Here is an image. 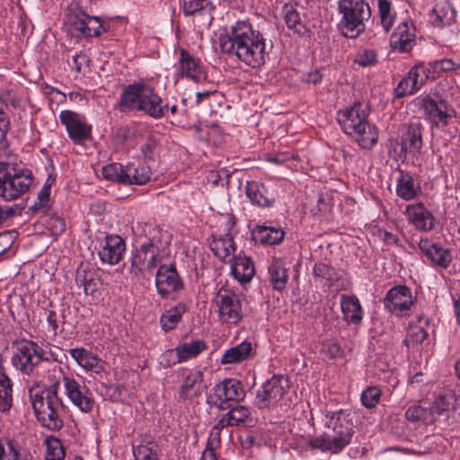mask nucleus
<instances>
[{
	"label": "nucleus",
	"mask_w": 460,
	"mask_h": 460,
	"mask_svg": "<svg viewBox=\"0 0 460 460\" xmlns=\"http://www.w3.org/2000/svg\"><path fill=\"white\" fill-rule=\"evenodd\" d=\"M187 311V306L184 303H178L175 306L166 310L160 317V324L162 329L168 332L176 328L181 322L183 314Z\"/></svg>",
	"instance_id": "nucleus-37"
},
{
	"label": "nucleus",
	"mask_w": 460,
	"mask_h": 460,
	"mask_svg": "<svg viewBox=\"0 0 460 460\" xmlns=\"http://www.w3.org/2000/svg\"><path fill=\"white\" fill-rule=\"evenodd\" d=\"M10 129L9 115L0 107V141L6 139L7 132Z\"/></svg>",
	"instance_id": "nucleus-64"
},
{
	"label": "nucleus",
	"mask_w": 460,
	"mask_h": 460,
	"mask_svg": "<svg viewBox=\"0 0 460 460\" xmlns=\"http://www.w3.org/2000/svg\"><path fill=\"white\" fill-rule=\"evenodd\" d=\"M207 349L208 346L206 342L201 340L185 342L177 346V351L179 352L182 362L197 357Z\"/></svg>",
	"instance_id": "nucleus-44"
},
{
	"label": "nucleus",
	"mask_w": 460,
	"mask_h": 460,
	"mask_svg": "<svg viewBox=\"0 0 460 460\" xmlns=\"http://www.w3.org/2000/svg\"><path fill=\"white\" fill-rule=\"evenodd\" d=\"M265 38L254 30L247 21H238L226 34L219 37V47L223 53L234 55L252 68L265 64L267 51Z\"/></svg>",
	"instance_id": "nucleus-1"
},
{
	"label": "nucleus",
	"mask_w": 460,
	"mask_h": 460,
	"mask_svg": "<svg viewBox=\"0 0 460 460\" xmlns=\"http://www.w3.org/2000/svg\"><path fill=\"white\" fill-rule=\"evenodd\" d=\"M222 227L224 234L222 235L226 237H233L232 232L235 226V217L233 214H226L222 216Z\"/></svg>",
	"instance_id": "nucleus-61"
},
{
	"label": "nucleus",
	"mask_w": 460,
	"mask_h": 460,
	"mask_svg": "<svg viewBox=\"0 0 460 460\" xmlns=\"http://www.w3.org/2000/svg\"><path fill=\"white\" fill-rule=\"evenodd\" d=\"M313 275L315 279L324 281V284L331 288L333 287L341 278L342 271L336 270L332 266L318 262L313 268Z\"/></svg>",
	"instance_id": "nucleus-38"
},
{
	"label": "nucleus",
	"mask_w": 460,
	"mask_h": 460,
	"mask_svg": "<svg viewBox=\"0 0 460 460\" xmlns=\"http://www.w3.org/2000/svg\"><path fill=\"white\" fill-rule=\"evenodd\" d=\"M14 238V233L13 232L0 234V255L6 252L12 247Z\"/></svg>",
	"instance_id": "nucleus-62"
},
{
	"label": "nucleus",
	"mask_w": 460,
	"mask_h": 460,
	"mask_svg": "<svg viewBox=\"0 0 460 460\" xmlns=\"http://www.w3.org/2000/svg\"><path fill=\"white\" fill-rule=\"evenodd\" d=\"M12 402L13 383L4 373H0V411H8L11 409Z\"/></svg>",
	"instance_id": "nucleus-43"
},
{
	"label": "nucleus",
	"mask_w": 460,
	"mask_h": 460,
	"mask_svg": "<svg viewBox=\"0 0 460 460\" xmlns=\"http://www.w3.org/2000/svg\"><path fill=\"white\" fill-rule=\"evenodd\" d=\"M349 412L345 410H340L338 411H328L326 413V429L334 430L337 432H343L347 434H354L353 423L349 419Z\"/></svg>",
	"instance_id": "nucleus-30"
},
{
	"label": "nucleus",
	"mask_w": 460,
	"mask_h": 460,
	"mask_svg": "<svg viewBox=\"0 0 460 460\" xmlns=\"http://www.w3.org/2000/svg\"><path fill=\"white\" fill-rule=\"evenodd\" d=\"M178 66L179 73L182 77L185 76L195 83L207 79V74L203 70L200 60L191 56L184 49H180Z\"/></svg>",
	"instance_id": "nucleus-20"
},
{
	"label": "nucleus",
	"mask_w": 460,
	"mask_h": 460,
	"mask_svg": "<svg viewBox=\"0 0 460 460\" xmlns=\"http://www.w3.org/2000/svg\"><path fill=\"white\" fill-rule=\"evenodd\" d=\"M252 350V343L244 341L242 343L226 349L221 358L220 363L222 365H228L243 362L250 358Z\"/></svg>",
	"instance_id": "nucleus-35"
},
{
	"label": "nucleus",
	"mask_w": 460,
	"mask_h": 460,
	"mask_svg": "<svg viewBox=\"0 0 460 460\" xmlns=\"http://www.w3.org/2000/svg\"><path fill=\"white\" fill-rule=\"evenodd\" d=\"M285 22L288 29L294 30L298 34L304 33L305 28L301 22L299 13L293 7H289L285 13Z\"/></svg>",
	"instance_id": "nucleus-52"
},
{
	"label": "nucleus",
	"mask_w": 460,
	"mask_h": 460,
	"mask_svg": "<svg viewBox=\"0 0 460 460\" xmlns=\"http://www.w3.org/2000/svg\"><path fill=\"white\" fill-rule=\"evenodd\" d=\"M284 234L285 233L281 228L267 226H257L252 231V240L261 244L268 245L279 243L283 240Z\"/></svg>",
	"instance_id": "nucleus-31"
},
{
	"label": "nucleus",
	"mask_w": 460,
	"mask_h": 460,
	"mask_svg": "<svg viewBox=\"0 0 460 460\" xmlns=\"http://www.w3.org/2000/svg\"><path fill=\"white\" fill-rule=\"evenodd\" d=\"M89 62V58L86 54L83 52H79L75 54L71 60H67L68 66L75 69L77 73H80L82 70V66L86 65Z\"/></svg>",
	"instance_id": "nucleus-60"
},
{
	"label": "nucleus",
	"mask_w": 460,
	"mask_h": 460,
	"mask_svg": "<svg viewBox=\"0 0 460 460\" xmlns=\"http://www.w3.org/2000/svg\"><path fill=\"white\" fill-rule=\"evenodd\" d=\"M232 261V274L242 284L248 283L254 276L255 269L252 261L247 256H234Z\"/></svg>",
	"instance_id": "nucleus-28"
},
{
	"label": "nucleus",
	"mask_w": 460,
	"mask_h": 460,
	"mask_svg": "<svg viewBox=\"0 0 460 460\" xmlns=\"http://www.w3.org/2000/svg\"><path fill=\"white\" fill-rule=\"evenodd\" d=\"M13 366L22 374L31 376L41 362L57 361V355L50 349L46 350L31 340H20L13 342Z\"/></svg>",
	"instance_id": "nucleus-8"
},
{
	"label": "nucleus",
	"mask_w": 460,
	"mask_h": 460,
	"mask_svg": "<svg viewBox=\"0 0 460 460\" xmlns=\"http://www.w3.org/2000/svg\"><path fill=\"white\" fill-rule=\"evenodd\" d=\"M69 22L74 31L85 38L98 37L108 30L98 16H91L84 12L71 16Z\"/></svg>",
	"instance_id": "nucleus-17"
},
{
	"label": "nucleus",
	"mask_w": 460,
	"mask_h": 460,
	"mask_svg": "<svg viewBox=\"0 0 460 460\" xmlns=\"http://www.w3.org/2000/svg\"><path fill=\"white\" fill-rule=\"evenodd\" d=\"M323 353L331 358H338L342 356V349L336 342H326L323 347Z\"/></svg>",
	"instance_id": "nucleus-63"
},
{
	"label": "nucleus",
	"mask_w": 460,
	"mask_h": 460,
	"mask_svg": "<svg viewBox=\"0 0 460 460\" xmlns=\"http://www.w3.org/2000/svg\"><path fill=\"white\" fill-rule=\"evenodd\" d=\"M157 143L153 136H149L146 142L141 146L140 150L145 159H154V153Z\"/></svg>",
	"instance_id": "nucleus-59"
},
{
	"label": "nucleus",
	"mask_w": 460,
	"mask_h": 460,
	"mask_svg": "<svg viewBox=\"0 0 460 460\" xmlns=\"http://www.w3.org/2000/svg\"><path fill=\"white\" fill-rule=\"evenodd\" d=\"M429 78L426 67L421 65H416L410 69L407 75L403 77L394 89V94L397 98L416 93Z\"/></svg>",
	"instance_id": "nucleus-19"
},
{
	"label": "nucleus",
	"mask_w": 460,
	"mask_h": 460,
	"mask_svg": "<svg viewBox=\"0 0 460 460\" xmlns=\"http://www.w3.org/2000/svg\"><path fill=\"white\" fill-rule=\"evenodd\" d=\"M182 362L179 352L177 351V347L175 349H171L165 350L160 357V364L164 367H170L177 363Z\"/></svg>",
	"instance_id": "nucleus-57"
},
{
	"label": "nucleus",
	"mask_w": 460,
	"mask_h": 460,
	"mask_svg": "<svg viewBox=\"0 0 460 460\" xmlns=\"http://www.w3.org/2000/svg\"><path fill=\"white\" fill-rule=\"evenodd\" d=\"M397 195L404 200L416 198L420 192V187H415L412 176L408 172H401L396 185Z\"/></svg>",
	"instance_id": "nucleus-40"
},
{
	"label": "nucleus",
	"mask_w": 460,
	"mask_h": 460,
	"mask_svg": "<svg viewBox=\"0 0 460 460\" xmlns=\"http://www.w3.org/2000/svg\"><path fill=\"white\" fill-rule=\"evenodd\" d=\"M290 387L288 377L274 375L256 393L255 404L259 409L270 407L279 402Z\"/></svg>",
	"instance_id": "nucleus-13"
},
{
	"label": "nucleus",
	"mask_w": 460,
	"mask_h": 460,
	"mask_svg": "<svg viewBox=\"0 0 460 460\" xmlns=\"http://www.w3.org/2000/svg\"><path fill=\"white\" fill-rule=\"evenodd\" d=\"M217 313L223 323L237 324L243 317L241 296L234 289L221 287L215 297Z\"/></svg>",
	"instance_id": "nucleus-11"
},
{
	"label": "nucleus",
	"mask_w": 460,
	"mask_h": 460,
	"mask_svg": "<svg viewBox=\"0 0 460 460\" xmlns=\"http://www.w3.org/2000/svg\"><path fill=\"white\" fill-rule=\"evenodd\" d=\"M60 378L54 375L48 386L36 385L29 390L37 420L50 431H59L64 427L66 406L58 394Z\"/></svg>",
	"instance_id": "nucleus-2"
},
{
	"label": "nucleus",
	"mask_w": 460,
	"mask_h": 460,
	"mask_svg": "<svg viewBox=\"0 0 460 460\" xmlns=\"http://www.w3.org/2000/svg\"><path fill=\"white\" fill-rule=\"evenodd\" d=\"M337 9L341 14L339 31L348 39L358 38L366 29L365 22L371 16L369 5L364 0H340Z\"/></svg>",
	"instance_id": "nucleus-7"
},
{
	"label": "nucleus",
	"mask_w": 460,
	"mask_h": 460,
	"mask_svg": "<svg viewBox=\"0 0 460 460\" xmlns=\"http://www.w3.org/2000/svg\"><path fill=\"white\" fill-rule=\"evenodd\" d=\"M341 307L344 319L350 323L358 324L362 320L363 310L355 296L342 295Z\"/></svg>",
	"instance_id": "nucleus-32"
},
{
	"label": "nucleus",
	"mask_w": 460,
	"mask_h": 460,
	"mask_svg": "<svg viewBox=\"0 0 460 460\" xmlns=\"http://www.w3.org/2000/svg\"><path fill=\"white\" fill-rule=\"evenodd\" d=\"M381 396V391L376 386H369L361 394L362 404L367 408L375 407Z\"/></svg>",
	"instance_id": "nucleus-55"
},
{
	"label": "nucleus",
	"mask_w": 460,
	"mask_h": 460,
	"mask_svg": "<svg viewBox=\"0 0 460 460\" xmlns=\"http://www.w3.org/2000/svg\"><path fill=\"white\" fill-rule=\"evenodd\" d=\"M352 436L342 431L337 432V430L326 429L323 434L312 438L309 445L312 448L320 449L323 452L337 454L350 443Z\"/></svg>",
	"instance_id": "nucleus-16"
},
{
	"label": "nucleus",
	"mask_w": 460,
	"mask_h": 460,
	"mask_svg": "<svg viewBox=\"0 0 460 460\" xmlns=\"http://www.w3.org/2000/svg\"><path fill=\"white\" fill-rule=\"evenodd\" d=\"M419 248L433 264L438 267L447 269L452 261V256L448 249L433 243L428 239H421L419 243Z\"/></svg>",
	"instance_id": "nucleus-25"
},
{
	"label": "nucleus",
	"mask_w": 460,
	"mask_h": 460,
	"mask_svg": "<svg viewBox=\"0 0 460 460\" xmlns=\"http://www.w3.org/2000/svg\"><path fill=\"white\" fill-rule=\"evenodd\" d=\"M245 193L253 205L261 208L272 207L276 197L263 182L250 181L246 182Z\"/></svg>",
	"instance_id": "nucleus-24"
},
{
	"label": "nucleus",
	"mask_w": 460,
	"mask_h": 460,
	"mask_svg": "<svg viewBox=\"0 0 460 460\" xmlns=\"http://www.w3.org/2000/svg\"><path fill=\"white\" fill-rule=\"evenodd\" d=\"M233 427L231 424V420L228 418V415L226 413L222 414L217 420V423L212 428L210 436L207 442H211L215 446L220 445V431L224 428Z\"/></svg>",
	"instance_id": "nucleus-53"
},
{
	"label": "nucleus",
	"mask_w": 460,
	"mask_h": 460,
	"mask_svg": "<svg viewBox=\"0 0 460 460\" xmlns=\"http://www.w3.org/2000/svg\"><path fill=\"white\" fill-rule=\"evenodd\" d=\"M270 283L276 290L285 289L288 279V269L281 260H274L269 266Z\"/></svg>",
	"instance_id": "nucleus-36"
},
{
	"label": "nucleus",
	"mask_w": 460,
	"mask_h": 460,
	"mask_svg": "<svg viewBox=\"0 0 460 460\" xmlns=\"http://www.w3.org/2000/svg\"><path fill=\"white\" fill-rule=\"evenodd\" d=\"M114 107L121 113L141 111L155 119L164 118L168 110L154 87L143 81L124 86Z\"/></svg>",
	"instance_id": "nucleus-3"
},
{
	"label": "nucleus",
	"mask_w": 460,
	"mask_h": 460,
	"mask_svg": "<svg viewBox=\"0 0 460 460\" xmlns=\"http://www.w3.org/2000/svg\"><path fill=\"white\" fill-rule=\"evenodd\" d=\"M449 12L452 14L448 6L436 4L429 13L430 22L435 27H443L450 24L452 17L448 16Z\"/></svg>",
	"instance_id": "nucleus-47"
},
{
	"label": "nucleus",
	"mask_w": 460,
	"mask_h": 460,
	"mask_svg": "<svg viewBox=\"0 0 460 460\" xmlns=\"http://www.w3.org/2000/svg\"><path fill=\"white\" fill-rule=\"evenodd\" d=\"M427 337L428 332L422 327H416L411 329L402 342L407 348H410L411 346L421 344Z\"/></svg>",
	"instance_id": "nucleus-54"
},
{
	"label": "nucleus",
	"mask_w": 460,
	"mask_h": 460,
	"mask_svg": "<svg viewBox=\"0 0 460 460\" xmlns=\"http://www.w3.org/2000/svg\"><path fill=\"white\" fill-rule=\"evenodd\" d=\"M227 410L228 411L226 414L228 415L233 427L240 426L242 424H245L248 421H252L251 411L247 407L243 405H239L237 403L230 406Z\"/></svg>",
	"instance_id": "nucleus-46"
},
{
	"label": "nucleus",
	"mask_w": 460,
	"mask_h": 460,
	"mask_svg": "<svg viewBox=\"0 0 460 460\" xmlns=\"http://www.w3.org/2000/svg\"><path fill=\"white\" fill-rule=\"evenodd\" d=\"M243 383L235 378H226L216 384L208 396L207 402L219 411L243 402L245 398Z\"/></svg>",
	"instance_id": "nucleus-10"
},
{
	"label": "nucleus",
	"mask_w": 460,
	"mask_h": 460,
	"mask_svg": "<svg viewBox=\"0 0 460 460\" xmlns=\"http://www.w3.org/2000/svg\"><path fill=\"white\" fill-rule=\"evenodd\" d=\"M151 177V170L145 164H136L134 163L125 165L124 184L142 185L146 183Z\"/></svg>",
	"instance_id": "nucleus-33"
},
{
	"label": "nucleus",
	"mask_w": 460,
	"mask_h": 460,
	"mask_svg": "<svg viewBox=\"0 0 460 460\" xmlns=\"http://www.w3.org/2000/svg\"><path fill=\"white\" fill-rule=\"evenodd\" d=\"M135 460H161L159 457V446L153 440L142 441L138 446L133 447Z\"/></svg>",
	"instance_id": "nucleus-41"
},
{
	"label": "nucleus",
	"mask_w": 460,
	"mask_h": 460,
	"mask_svg": "<svg viewBox=\"0 0 460 460\" xmlns=\"http://www.w3.org/2000/svg\"><path fill=\"white\" fill-rule=\"evenodd\" d=\"M54 375L62 379L66 394L75 406L83 412H89L93 410L94 400L84 384H80L75 378L66 376L60 367H58V369H53L52 376Z\"/></svg>",
	"instance_id": "nucleus-12"
},
{
	"label": "nucleus",
	"mask_w": 460,
	"mask_h": 460,
	"mask_svg": "<svg viewBox=\"0 0 460 460\" xmlns=\"http://www.w3.org/2000/svg\"><path fill=\"white\" fill-rule=\"evenodd\" d=\"M125 165L120 164H110L102 168V175L105 179L124 184Z\"/></svg>",
	"instance_id": "nucleus-50"
},
{
	"label": "nucleus",
	"mask_w": 460,
	"mask_h": 460,
	"mask_svg": "<svg viewBox=\"0 0 460 460\" xmlns=\"http://www.w3.org/2000/svg\"><path fill=\"white\" fill-rule=\"evenodd\" d=\"M170 243L169 234L156 230L146 243L140 244L132 252L130 274L138 278L145 271L153 272L164 259Z\"/></svg>",
	"instance_id": "nucleus-5"
},
{
	"label": "nucleus",
	"mask_w": 460,
	"mask_h": 460,
	"mask_svg": "<svg viewBox=\"0 0 460 460\" xmlns=\"http://www.w3.org/2000/svg\"><path fill=\"white\" fill-rule=\"evenodd\" d=\"M415 40V28L412 22L403 21L394 31L390 38V46L399 52H408Z\"/></svg>",
	"instance_id": "nucleus-21"
},
{
	"label": "nucleus",
	"mask_w": 460,
	"mask_h": 460,
	"mask_svg": "<svg viewBox=\"0 0 460 460\" xmlns=\"http://www.w3.org/2000/svg\"><path fill=\"white\" fill-rule=\"evenodd\" d=\"M32 182L31 171L10 160L0 161V198L14 200L26 193Z\"/></svg>",
	"instance_id": "nucleus-6"
},
{
	"label": "nucleus",
	"mask_w": 460,
	"mask_h": 460,
	"mask_svg": "<svg viewBox=\"0 0 460 460\" xmlns=\"http://www.w3.org/2000/svg\"><path fill=\"white\" fill-rule=\"evenodd\" d=\"M92 273L87 271L86 270H78L75 276V282L78 287H82L84 288V292L85 295L88 294V290L93 282Z\"/></svg>",
	"instance_id": "nucleus-58"
},
{
	"label": "nucleus",
	"mask_w": 460,
	"mask_h": 460,
	"mask_svg": "<svg viewBox=\"0 0 460 460\" xmlns=\"http://www.w3.org/2000/svg\"><path fill=\"white\" fill-rule=\"evenodd\" d=\"M204 389L203 374L200 371L187 375L180 387L179 395L183 400H190L199 396Z\"/></svg>",
	"instance_id": "nucleus-27"
},
{
	"label": "nucleus",
	"mask_w": 460,
	"mask_h": 460,
	"mask_svg": "<svg viewBox=\"0 0 460 460\" xmlns=\"http://www.w3.org/2000/svg\"><path fill=\"white\" fill-rule=\"evenodd\" d=\"M424 127L420 121L402 124L399 139L390 140V155L395 159H405L407 153L420 155L423 147Z\"/></svg>",
	"instance_id": "nucleus-9"
},
{
	"label": "nucleus",
	"mask_w": 460,
	"mask_h": 460,
	"mask_svg": "<svg viewBox=\"0 0 460 460\" xmlns=\"http://www.w3.org/2000/svg\"><path fill=\"white\" fill-rule=\"evenodd\" d=\"M457 68H460V64L455 63L450 58H444L429 63V67H426V71L427 74L429 75L430 73L439 74L440 72L454 71Z\"/></svg>",
	"instance_id": "nucleus-51"
},
{
	"label": "nucleus",
	"mask_w": 460,
	"mask_h": 460,
	"mask_svg": "<svg viewBox=\"0 0 460 460\" xmlns=\"http://www.w3.org/2000/svg\"><path fill=\"white\" fill-rule=\"evenodd\" d=\"M181 8L185 16L203 12H212L214 5L209 0H181Z\"/></svg>",
	"instance_id": "nucleus-45"
},
{
	"label": "nucleus",
	"mask_w": 460,
	"mask_h": 460,
	"mask_svg": "<svg viewBox=\"0 0 460 460\" xmlns=\"http://www.w3.org/2000/svg\"><path fill=\"white\" fill-rule=\"evenodd\" d=\"M126 250L124 240L117 234H109L105 237L104 245L98 255L103 263L115 265L119 263Z\"/></svg>",
	"instance_id": "nucleus-22"
},
{
	"label": "nucleus",
	"mask_w": 460,
	"mask_h": 460,
	"mask_svg": "<svg viewBox=\"0 0 460 460\" xmlns=\"http://www.w3.org/2000/svg\"><path fill=\"white\" fill-rule=\"evenodd\" d=\"M422 108L429 119L438 126L439 124L447 125L451 115L447 111V104L444 101L437 102L432 99H424Z\"/></svg>",
	"instance_id": "nucleus-29"
},
{
	"label": "nucleus",
	"mask_w": 460,
	"mask_h": 460,
	"mask_svg": "<svg viewBox=\"0 0 460 460\" xmlns=\"http://www.w3.org/2000/svg\"><path fill=\"white\" fill-rule=\"evenodd\" d=\"M59 119L65 125L69 137L75 144H80L91 137L92 127L85 122V118L72 111H62Z\"/></svg>",
	"instance_id": "nucleus-15"
},
{
	"label": "nucleus",
	"mask_w": 460,
	"mask_h": 460,
	"mask_svg": "<svg viewBox=\"0 0 460 460\" xmlns=\"http://www.w3.org/2000/svg\"><path fill=\"white\" fill-rule=\"evenodd\" d=\"M384 305L390 313L401 315L412 305L411 289L402 285L392 288L384 298Z\"/></svg>",
	"instance_id": "nucleus-18"
},
{
	"label": "nucleus",
	"mask_w": 460,
	"mask_h": 460,
	"mask_svg": "<svg viewBox=\"0 0 460 460\" xmlns=\"http://www.w3.org/2000/svg\"><path fill=\"white\" fill-rule=\"evenodd\" d=\"M405 418L410 421L421 420L426 424L434 422V417L429 409L420 405L410 406L405 411Z\"/></svg>",
	"instance_id": "nucleus-48"
},
{
	"label": "nucleus",
	"mask_w": 460,
	"mask_h": 460,
	"mask_svg": "<svg viewBox=\"0 0 460 460\" xmlns=\"http://www.w3.org/2000/svg\"><path fill=\"white\" fill-rule=\"evenodd\" d=\"M155 288L161 298H168L172 293L183 289L184 282L174 264H162L155 274Z\"/></svg>",
	"instance_id": "nucleus-14"
},
{
	"label": "nucleus",
	"mask_w": 460,
	"mask_h": 460,
	"mask_svg": "<svg viewBox=\"0 0 460 460\" xmlns=\"http://www.w3.org/2000/svg\"><path fill=\"white\" fill-rule=\"evenodd\" d=\"M43 445L46 447L44 460H65L66 450L58 438L47 436Z\"/></svg>",
	"instance_id": "nucleus-42"
},
{
	"label": "nucleus",
	"mask_w": 460,
	"mask_h": 460,
	"mask_svg": "<svg viewBox=\"0 0 460 460\" xmlns=\"http://www.w3.org/2000/svg\"><path fill=\"white\" fill-rule=\"evenodd\" d=\"M213 254L222 261H226L235 251V245L233 237L220 235L218 238L213 236V240L209 244Z\"/></svg>",
	"instance_id": "nucleus-39"
},
{
	"label": "nucleus",
	"mask_w": 460,
	"mask_h": 460,
	"mask_svg": "<svg viewBox=\"0 0 460 460\" xmlns=\"http://www.w3.org/2000/svg\"><path fill=\"white\" fill-rule=\"evenodd\" d=\"M406 213L408 214L409 221L417 230L429 232L434 228L436 219L423 203L419 202L408 205L406 207Z\"/></svg>",
	"instance_id": "nucleus-23"
},
{
	"label": "nucleus",
	"mask_w": 460,
	"mask_h": 460,
	"mask_svg": "<svg viewBox=\"0 0 460 460\" xmlns=\"http://www.w3.org/2000/svg\"><path fill=\"white\" fill-rule=\"evenodd\" d=\"M456 398L453 394L439 395L429 408L434 421L439 418L448 419L455 410Z\"/></svg>",
	"instance_id": "nucleus-34"
},
{
	"label": "nucleus",
	"mask_w": 460,
	"mask_h": 460,
	"mask_svg": "<svg viewBox=\"0 0 460 460\" xmlns=\"http://www.w3.org/2000/svg\"><path fill=\"white\" fill-rule=\"evenodd\" d=\"M69 354L81 367L87 371L100 374L105 368V362L102 361L96 354L84 348L70 349Z\"/></svg>",
	"instance_id": "nucleus-26"
},
{
	"label": "nucleus",
	"mask_w": 460,
	"mask_h": 460,
	"mask_svg": "<svg viewBox=\"0 0 460 460\" xmlns=\"http://www.w3.org/2000/svg\"><path fill=\"white\" fill-rule=\"evenodd\" d=\"M367 106L360 102L338 112V122L344 133L352 137L364 149H371L377 142L378 132L367 120Z\"/></svg>",
	"instance_id": "nucleus-4"
},
{
	"label": "nucleus",
	"mask_w": 460,
	"mask_h": 460,
	"mask_svg": "<svg viewBox=\"0 0 460 460\" xmlns=\"http://www.w3.org/2000/svg\"><path fill=\"white\" fill-rule=\"evenodd\" d=\"M380 13V22L385 32H388L394 25V15L391 13V3L389 0H377Z\"/></svg>",
	"instance_id": "nucleus-49"
},
{
	"label": "nucleus",
	"mask_w": 460,
	"mask_h": 460,
	"mask_svg": "<svg viewBox=\"0 0 460 460\" xmlns=\"http://www.w3.org/2000/svg\"><path fill=\"white\" fill-rule=\"evenodd\" d=\"M354 62L360 66H371L377 63L376 52L372 49L359 50L355 56Z\"/></svg>",
	"instance_id": "nucleus-56"
}]
</instances>
